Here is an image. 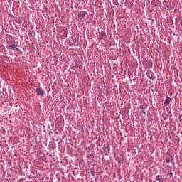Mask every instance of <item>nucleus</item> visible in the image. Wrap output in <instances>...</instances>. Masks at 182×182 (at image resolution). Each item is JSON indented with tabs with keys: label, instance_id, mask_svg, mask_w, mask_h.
<instances>
[{
	"label": "nucleus",
	"instance_id": "nucleus-1",
	"mask_svg": "<svg viewBox=\"0 0 182 182\" xmlns=\"http://www.w3.org/2000/svg\"><path fill=\"white\" fill-rule=\"evenodd\" d=\"M8 49H11L15 52H19V48H18V46H16L15 42H11V45L8 47Z\"/></svg>",
	"mask_w": 182,
	"mask_h": 182
},
{
	"label": "nucleus",
	"instance_id": "nucleus-5",
	"mask_svg": "<svg viewBox=\"0 0 182 182\" xmlns=\"http://www.w3.org/2000/svg\"><path fill=\"white\" fill-rule=\"evenodd\" d=\"M80 16L81 17L82 19H83V18H85V16H86V13H85V12L80 13Z\"/></svg>",
	"mask_w": 182,
	"mask_h": 182
},
{
	"label": "nucleus",
	"instance_id": "nucleus-4",
	"mask_svg": "<svg viewBox=\"0 0 182 182\" xmlns=\"http://www.w3.org/2000/svg\"><path fill=\"white\" fill-rule=\"evenodd\" d=\"M164 105H165L166 106L170 105V98H168V97H166V100H165V102H164Z\"/></svg>",
	"mask_w": 182,
	"mask_h": 182
},
{
	"label": "nucleus",
	"instance_id": "nucleus-6",
	"mask_svg": "<svg viewBox=\"0 0 182 182\" xmlns=\"http://www.w3.org/2000/svg\"><path fill=\"white\" fill-rule=\"evenodd\" d=\"M166 163H170V159L169 158L166 159Z\"/></svg>",
	"mask_w": 182,
	"mask_h": 182
},
{
	"label": "nucleus",
	"instance_id": "nucleus-2",
	"mask_svg": "<svg viewBox=\"0 0 182 182\" xmlns=\"http://www.w3.org/2000/svg\"><path fill=\"white\" fill-rule=\"evenodd\" d=\"M36 92L37 93V96H43V95H45V91H43L42 88H37Z\"/></svg>",
	"mask_w": 182,
	"mask_h": 182
},
{
	"label": "nucleus",
	"instance_id": "nucleus-3",
	"mask_svg": "<svg viewBox=\"0 0 182 182\" xmlns=\"http://www.w3.org/2000/svg\"><path fill=\"white\" fill-rule=\"evenodd\" d=\"M99 38L100 39H106V32L104 31H100Z\"/></svg>",
	"mask_w": 182,
	"mask_h": 182
}]
</instances>
